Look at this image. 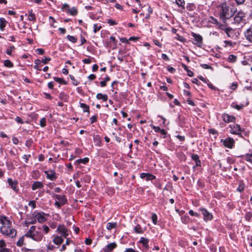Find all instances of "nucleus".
Wrapping results in <instances>:
<instances>
[{
    "instance_id": "2eb2a0df",
    "label": "nucleus",
    "mask_w": 252,
    "mask_h": 252,
    "mask_svg": "<svg viewBox=\"0 0 252 252\" xmlns=\"http://www.w3.org/2000/svg\"><path fill=\"white\" fill-rule=\"evenodd\" d=\"M7 182L10 186L11 188L12 189L15 191H17L18 189L17 188V181H13L11 179L8 178L7 180Z\"/></svg>"
},
{
    "instance_id": "f8f14e48",
    "label": "nucleus",
    "mask_w": 252,
    "mask_h": 252,
    "mask_svg": "<svg viewBox=\"0 0 252 252\" xmlns=\"http://www.w3.org/2000/svg\"><path fill=\"white\" fill-rule=\"evenodd\" d=\"M246 39L250 43H252V27L249 28L244 32Z\"/></svg>"
},
{
    "instance_id": "37998d69",
    "label": "nucleus",
    "mask_w": 252,
    "mask_h": 252,
    "mask_svg": "<svg viewBox=\"0 0 252 252\" xmlns=\"http://www.w3.org/2000/svg\"><path fill=\"white\" fill-rule=\"evenodd\" d=\"M189 214L190 215L192 216H195L197 217H200V215L198 213L196 212H194L192 210H189Z\"/></svg>"
},
{
    "instance_id": "7c9ffc66",
    "label": "nucleus",
    "mask_w": 252,
    "mask_h": 252,
    "mask_svg": "<svg viewBox=\"0 0 252 252\" xmlns=\"http://www.w3.org/2000/svg\"><path fill=\"white\" fill-rule=\"evenodd\" d=\"M67 39L72 43H76L77 41V38L76 37L70 35L67 36Z\"/></svg>"
},
{
    "instance_id": "79ce46f5",
    "label": "nucleus",
    "mask_w": 252,
    "mask_h": 252,
    "mask_svg": "<svg viewBox=\"0 0 252 252\" xmlns=\"http://www.w3.org/2000/svg\"><path fill=\"white\" fill-rule=\"evenodd\" d=\"M157 216L156 214H153L152 216V220L154 224H156L157 222Z\"/></svg>"
},
{
    "instance_id": "6e6552de",
    "label": "nucleus",
    "mask_w": 252,
    "mask_h": 252,
    "mask_svg": "<svg viewBox=\"0 0 252 252\" xmlns=\"http://www.w3.org/2000/svg\"><path fill=\"white\" fill-rule=\"evenodd\" d=\"M33 215H34L36 220L39 223H43L47 220V219L45 218V216H47V215L45 214L43 212L33 214Z\"/></svg>"
},
{
    "instance_id": "473e14b6",
    "label": "nucleus",
    "mask_w": 252,
    "mask_h": 252,
    "mask_svg": "<svg viewBox=\"0 0 252 252\" xmlns=\"http://www.w3.org/2000/svg\"><path fill=\"white\" fill-rule=\"evenodd\" d=\"M54 79L55 81L62 84H66V82L62 78L55 77Z\"/></svg>"
},
{
    "instance_id": "393cba45",
    "label": "nucleus",
    "mask_w": 252,
    "mask_h": 252,
    "mask_svg": "<svg viewBox=\"0 0 252 252\" xmlns=\"http://www.w3.org/2000/svg\"><path fill=\"white\" fill-rule=\"evenodd\" d=\"M244 159L252 164V154H246L244 156Z\"/></svg>"
},
{
    "instance_id": "412c9836",
    "label": "nucleus",
    "mask_w": 252,
    "mask_h": 252,
    "mask_svg": "<svg viewBox=\"0 0 252 252\" xmlns=\"http://www.w3.org/2000/svg\"><path fill=\"white\" fill-rule=\"evenodd\" d=\"M245 13L242 10H240L236 15L235 19L236 20H237V19L238 18H239L240 20H241L243 18L245 17Z\"/></svg>"
},
{
    "instance_id": "a18cd8bd",
    "label": "nucleus",
    "mask_w": 252,
    "mask_h": 252,
    "mask_svg": "<svg viewBox=\"0 0 252 252\" xmlns=\"http://www.w3.org/2000/svg\"><path fill=\"white\" fill-rule=\"evenodd\" d=\"M42 228H43V232L45 233V234H47L49 232V230H50V229L49 228V227L47 225H43L42 226Z\"/></svg>"
},
{
    "instance_id": "603ef678",
    "label": "nucleus",
    "mask_w": 252,
    "mask_h": 252,
    "mask_svg": "<svg viewBox=\"0 0 252 252\" xmlns=\"http://www.w3.org/2000/svg\"><path fill=\"white\" fill-rule=\"evenodd\" d=\"M107 23L111 26L116 25L117 24V23L115 21L111 19H108Z\"/></svg>"
},
{
    "instance_id": "69168bd1",
    "label": "nucleus",
    "mask_w": 252,
    "mask_h": 252,
    "mask_svg": "<svg viewBox=\"0 0 252 252\" xmlns=\"http://www.w3.org/2000/svg\"><path fill=\"white\" fill-rule=\"evenodd\" d=\"M120 41L122 43H128V40L126 37H123L120 38Z\"/></svg>"
},
{
    "instance_id": "0e129e2a",
    "label": "nucleus",
    "mask_w": 252,
    "mask_h": 252,
    "mask_svg": "<svg viewBox=\"0 0 252 252\" xmlns=\"http://www.w3.org/2000/svg\"><path fill=\"white\" fill-rule=\"evenodd\" d=\"M237 84L236 83H233L230 86V89L231 90H234L237 88Z\"/></svg>"
},
{
    "instance_id": "8fccbe9b",
    "label": "nucleus",
    "mask_w": 252,
    "mask_h": 252,
    "mask_svg": "<svg viewBox=\"0 0 252 252\" xmlns=\"http://www.w3.org/2000/svg\"><path fill=\"white\" fill-rule=\"evenodd\" d=\"M151 127H152V128L153 129L155 130V131L156 132H159V131H160V128L158 126H154V125H151Z\"/></svg>"
},
{
    "instance_id": "4be33fe9",
    "label": "nucleus",
    "mask_w": 252,
    "mask_h": 252,
    "mask_svg": "<svg viewBox=\"0 0 252 252\" xmlns=\"http://www.w3.org/2000/svg\"><path fill=\"white\" fill-rule=\"evenodd\" d=\"M6 25V21L3 18H0V29L1 31L4 30V27Z\"/></svg>"
},
{
    "instance_id": "774afa93",
    "label": "nucleus",
    "mask_w": 252,
    "mask_h": 252,
    "mask_svg": "<svg viewBox=\"0 0 252 252\" xmlns=\"http://www.w3.org/2000/svg\"><path fill=\"white\" fill-rule=\"evenodd\" d=\"M96 78V76L94 74H91L89 76H88V78L90 80L92 81V80H93L94 79H95V78Z\"/></svg>"
},
{
    "instance_id": "5701e85b",
    "label": "nucleus",
    "mask_w": 252,
    "mask_h": 252,
    "mask_svg": "<svg viewBox=\"0 0 252 252\" xmlns=\"http://www.w3.org/2000/svg\"><path fill=\"white\" fill-rule=\"evenodd\" d=\"M28 19L31 21H35L36 20L35 15L32 11H29Z\"/></svg>"
},
{
    "instance_id": "6e6d98bb",
    "label": "nucleus",
    "mask_w": 252,
    "mask_h": 252,
    "mask_svg": "<svg viewBox=\"0 0 252 252\" xmlns=\"http://www.w3.org/2000/svg\"><path fill=\"white\" fill-rule=\"evenodd\" d=\"M201 66L204 69H211L212 67L207 64H201Z\"/></svg>"
},
{
    "instance_id": "58836bf2",
    "label": "nucleus",
    "mask_w": 252,
    "mask_h": 252,
    "mask_svg": "<svg viewBox=\"0 0 252 252\" xmlns=\"http://www.w3.org/2000/svg\"><path fill=\"white\" fill-rule=\"evenodd\" d=\"M191 158L192 160L196 161V162H199L200 163V161L199 159V157L197 155L193 154L191 156Z\"/></svg>"
},
{
    "instance_id": "09e8293b",
    "label": "nucleus",
    "mask_w": 252,
    "mask_h": 252,
    "mask_svg": "<svg viewBox=\"0 0 252 252\" xmlns=\"http://www.w3.org/2000/svg\"><path fill=\"white\" fill-rule=\"evenodd\" d=\"M97 116L94 115L90 118L91 123L93 124L96 121Z\"/></svg>"
},
{
    "instance_id": "c85d7f7f",
    "label": "nucleus",
    "mask_w": 252,
    "mask_h": 252,
    "mask_svg": "<svg viewBox=\"0 0 252 252\" xmlns=\"http://www.w3.org/2000/svg\"><path fill=\"white\" fill-rule=\"evenodd\" d=\"M4 65L6 67L11 68L13 66V64L10 60H6L4 61Z\"/></svg>"
},
{
    "instance_id": "72a5a7b5",
    "label": "nucleus",
    "mask_w": 252,
    "mask_h": 252,
    "mask_svg": "<svg viewBox=\"0 0 252 252\" xmlns=\"http://www.w3.org/2000/svg\"><path fill=\"white\" fill-rule=\"evenodd\" d=\"M66 202V199L64 198H63L62 202H60L58 201H56L55 203V205L58 208H60L62 205L64 204Z\"/></svg>"
},
{
    "instance_id": "f257e3e1",
    "label": "nucleus",
    "mask_w": 252,
    "mask_h": 252,
    "mask_svg": "<svg viewBox=\"0 0 252 252\" xmlns=\"http://www.w3.org/2000/svg\"><path fill=\"white\" fill-rule=\"evenodd\" d=\"M1 226L0 228L1 233L6 236L14 238L17 234L16 230L12 227V222L5 217L0 219Z\"/></svg>"
},
{
    "instance_id": "4d7b16f0",
    "label": "nucleus",
    "mask_w": 252,
    "mask_h": 252,
    "mask_svg": "<svg viewBox=\"0 0 252 252\" xmlns=\"http://www.w3.org/2000/svg\"><path fill=\"white\" fill-rule=\"evenodd\" d=\"M31 157V155H24L23 157V158L25 159L26 163L28 162L29 158Z\"/></svg>"
},
{
    "instance_id": "3c124183",
    "label": "nucleus",
    "mask_w": 252,
    "mask_h": 252,
    "mask_svg": "<svg viewBox=\"0 0 252 252\" xmlns=\"http://www.w3.org/2000/svg\"><path fill=\"white\" fill-rule=\"evenodd\" d=\"M50 60H51V59L50 58L45 57L44 59H43L42 60L41 62L43 63L44 64H46Z\"/></svg>"
},
{
    "instance_id": "6ab92c4d",
    "label": "nucleus",
    "mask_w": 252,
    "mask_h": 252,
    "mask_svg": "<svg viewBox=\"0 0 252 252\" xmlns=\"http://www.w3.org/2000/svg\"><path fill=\"white\" fill-rule=\"evenodd\" d=\"M117 222H108L106 225V228L108 230H110L113 228H115L117 227Z\"/></svg>"
},
{
    "instance_id": "c9c22d12",
    "label": "nucleus",
    "mask_w": 252,
    "mask_h": 252,
    "mask_svg": "<svg viewBox=\"0 0 252 252\" xmlns=\"http://www.w3.org/2000/svg\"><path fill=\"white\" fill-rule=\"evenodd\" d=\"M89 160V159L88 158H84L78 159L77 161L79 163H82L84 164H86L87 162H88Z\"/></svg>"
},
{
    "instance_id": "a19ab883",
    "label": "nucleus",
    "mask_w": 252,
    "mask_h": 252,
    "mask_svg": "<svg viewBox=\"0 0 252 252\" xmlns=\"http://www.w3.org/2000/svg\"><path fill=\"white\" fill-rule=\"evenodd\" d=\"M140 242L143 245H146L148 243L149 240L145 238L141 237L140 240Z\"/></svg>"
},
{
    "instance_id": "c03bdc74",
    "label": "nucleus",
    "mask_w": 252,
    "mask_h": 252,
    "mask_svg": "<svg viewBox=\"0 0 252 252\" xmlns=\"http://www.w3.org/2000/svg\"><path fill=\"white\" fill-rule=\"evenodd\" d=\"M69 77H70V78L72 80V84L75 85V86H77L78 85V82L76 80H75L74 79V77L73 76H72V75H69Z\"/></svg>"
},
{
    "instance_id": "e433bc0d",
    "label": "nucleus",
    "mask_w": 252,
    "mask_h": 252,
    "mask_svg": "<svg viewBox=\"0 0 252 252\" xmlns=\"http://www.w3.org/2000/svg\"><path fill=\"white\" fill-rule=\"evenodd\" d=\"M39 125L42 127L46 126V119L45 118H42L40 119L39 121Z\"/></svg>"
},
{
    "instance_id": "ea45409f",
    "label": "nucleus",
    "mask_w": 252,
    "mask_h": 252,
    "mask_svg": "<svg viewBox=\"0 0 252 252\" xmlns=\"http://www.w3.org/2000/svg\"><path fill=\"white\" fill-rule=\"evenodd\" d=\"M101 26H98L97 24L94 25V32L96 33L97 32L99 31L101 29Z\"/></svg>"
},
{
    "instance_id": "338daca9",
    "label": "nucleus",
    "mask_w": 252,
    "mask_h": 252,
    "mask_svg": "<svg viewBox=\"0 0 252 252\" xmlns=\"http://www.w3.org/2000/svg\"><path fill=\"white\" fill-rule=\"evenodd\" d=\"M36 51L39 55H42L44 53V50L41 48H38L37 49H36Z\"/></svg>"
},
{
    "instance_id": "13d9d810",
    "label": "nucleus",
    "mask_w": 252,
    "mask_h": 252,
    "mask_svg": "<svg viewBox=\"0 0 252 252\" xmlns=\"http://www.w3.org/2000/svg\"><path fill=\"white\" fill-rule=\"evenodd\" d=\"M82 62L85 64H89L91 63V60L89 58L85 59L82 60Z\"/></svg>"
},
{
    "instance_id": "ddd939ff",
    "label": "nucleus",
    "mask_w": 252,
    "mask_h": 252,
    "mask_svg": "<svg viewBox=\"0 0 252 252\" xmlns=\"http://www.w3.org/2000/svg\"><path fill=\"white\" fill-rule=\"evenodd\" d=\"M140 177L142 179H145L147 181H151L156 179L155 176L148 173H142L140 174Z\"/></svg>"
},
{
    "instance_id": "052dcab7",
    "label": "nucleus",
    "mask_w": 252,
    "mask_h": 252,
    "mask_svg": "<svg viewBox=\"0 0 252 252\" xmlns=\"http://www.w3.org/2000/svg\"><path fill=\"white\" fill-rule=\"evenodd\" d=\"M29 205L30 206H32V208H35L36 207V204H35V203L34 201H31L29 203Z\"/></svg>"
},
{
    "instance_id": "a211bd4d",
    "label": "nucleus",
    "mask_w": 252,
    "mask_h": 252,
    "mask_svg": "<svg viewBox=\"0 0 252 252\" xmlns=\"http://www.w3.org/2000/svg\"><path fill=\"white\" fill-rule=\"evenodd\" d=\"M96 97L97 99H102L103 101H106L108 99V95L101 93L97 94L96 95Z\"/></svg>"
},
{
    "instance_id": "49530a36",
    "label": "nucleus",
    "mask_w": 252,
    "mask_h": 252,
    "mask_svg": "<svg viewBox=\"0 0 252 252\" xmlns=\"http://www.w3.org/2000/svg\"><path fill=\"white\" fill-rule=\"evenodd\" d=\"M175 38L183 42L185 41V39L183 36H181L178 34H177V36L175 37Z\"/></svg>"
},
{
    "instance_id": "9b49d317",
    "label": "nucleus",
    "mask_w": 252,
    "mask_h": 252,
    "mask_svg": "<svg viewBox=\"0 0 252 252\" xmlns=\"http://www.w3.org/2000/svg\"><path fill=\"white\" fill-rule=\"evenodd\" d=\"M191 35L194 37V41L193 42V43L196 45H200L202 43V38L201 36L194 32H192Z\"/></svg>"
},
{
    "instance_id": "1a4fd4ad",
    "label": "nucleus",
    "mask_w": 252,
    "mask_h": 252,
    "mask_svg": "<svg viewBox=\"0 0 252 252\" xmlns=\"http://www.w3.org/2000/svg\"><path fill=\"white\" fill-rule=\"evenodd\" d=\"M44 173L46 175V178L51 181H55L57 178L56 173L53 170L45 171Z\"/></svg>"
},
{
    "instance_id": "bb28decb",
    "label": "nucleus",
    "mask_w": 252,
    "mask_h": 252,
    "mask_svg": "<svg viewBox=\"0 0 252 252\" xmlns=\"http://www.w3.org/2000/svg\"><path fill=\"white\" fill-rule=\"evenodd\" d=\"M26 237L25 235L19 238L18 241L17 242V246L18 247H21L24 245V237Z\"/></svg>"
},
{
    "instance_id": "20e7f679",
    "label": "nucleus",
    "mask_w": 252,
    "mask_h": 252,
    "mask_svg": "<svg viewBox=\"0 0 252 252\" xmlns=\"http://www.w3.org/2000/svg\"><path fill=\"white\" fill-rule=\"evenodd\" d=\"M229 132L233 134L237 135L241 137H243L242 132L244 130L241 128L240 126L238 124H232L229 125Z\"/></svg>"
},
{
    "instance_id": "f03ea898",
    "label": "nucleus",
    "mask_w": 252,
    "mask_h": 252,
    "mask_svg": "<svg viewBox=\"0 0 252 252\" xmlns=\"http://www.w3.org/2000/svg\"><path fill=\"white\" fill-rule=\"evenodd\" d=\"M25 236L37 242L41 241L43 238V235L42 233L36 230V227L34 225L30 227L29 231L25 234Z\"/></svg>"
},
{
    "instance_id": "b1692460",
    "label": "nucleus",
    "mask_w": 252,
    "mask_h": 252,
    "mask_svg": "<svg viewBox=\"0 0 252 252\" xmlns=\"http://www.w3.org/2000/svg\"><path fill=\"white\" fill-rule=\"evenodd\" d=\"M182 66L184 68V69L187 71V74L189 76V77H192L193 76V72L190 70H189V69H188V66L184 64H182Z\"/></svg>"
},
{
    "instance_id": "bf43d9fd",
    "label": "nucleus",
    "mask_w": 252,
    "mask_h": 252,
    "mask_svg": "<svg viewBox=\"0 0 252 252\" xmlns=\"http://www.w3.org/2000/svg\"><path fill=\"white\" fill-rule=\"evenodd\" d=\"M12 142L15 145H17L19 143V140L17 138L13 137L12 138Z\"/></svg>"
},
{
    "instance_id": "aec40b11",
    "label": "nucleus",
    "mask_w": 252,
    "mask_h": 252,
    "mask_svg": "<svg viewBox=\"0 0 252 252\" xmlns=\"http://www.w3.org/2000/svg\"><path fill=\"white\" fill-rule=\"evenodd\" d=\"M175 3L179 7L185 9V1L184 0H175Z\"/></svg>"
},
{
    "instance_id": "f3484780",
    "label": "nucleus",
    "mask_w": 252,
    "mask_h": 252,
    "mask_svg": "<svg viewBox=\"0 0 252 252\" xmlns=\"http://www.w3.org/2000/svg\"><path fill=\"white\" fill-rule=\"evenodd\" d=\"M43 187V184L41 182L36 181L33 183L32 185V189L35 190L38 189H41Z\"/></svg>"
},
{
    "instance_id": "7ed1b4c3",
    "label": "nucleus",
    "mask_w": 252,
    "mask_h": 252,
    "mask_svg": "<svg viewBox=\"0 0 252 252\" xmlns=\"http://www.w3.org/2000/svg\"><path fill=\"white\" fill-rule=\"evenodd\" d=\"M219 7L220 8V16L223 20L228 19L232 16V14L229 13V7L226 2H224L220 4Z\"/></svg>"
},
{
    "instance_id": "e2e57ef3",
    "label": "nucleus",
    "mask_w": 252,
    "mask_h": 252,
    "mask_svg": "<svg viewBox=\"0 0 252 252\" xmlns=\"http://www.w3.org/2000/svg\"><path fill=\"white\" fill-rule=\"evenodd\" d=\"M17 123H20V124H23L24 121L20 117H17L15 119Z\"/></svg>"
},
{
    "instance_id": "4468645a",
    "label": "nucleus",
    "mask_w": 252,
    "mask_h": 252,
    "mask_svg": "<svg viewBox=\"0 0 252 252\" xmlns=\"http://www.w3.org/2000/svg\"><path fill=\"white\" fill-rule=\"evenodd\" d=\"M117 245L116 243L113 242L107 245L104 249V252H111L112 251L116 248Z\"/></svg>"
},
{
    "instance_id": "864d4df0",
    "label": "nucleus",
    "mask_w": 252,
    "mask_h": 252,
    "mask_svg": "<svg viewBox=\"0 0 252 252\" xmlns=\"http://www.w3.org/2000/svg\"><path fill=\"white\" fill-rule=\"evenodd\" d=\"M36 219L34 217V215H33V218H31L30 220L28 223H30V224H34V223H35L36 222Z\"/></svg>"
},
{
    "instance_id": "cd10ccee",
    "label": "nucleus",
    "mask_w": 252,
    "mask_h": 252,
    "mask_svg": "<svg viewBox=\"0 0 252 252\" xmlns=\"http://www.w3.org/2000/svg\"><path fill=\"white\" fill-rule=\"evenodd\" d=\"M237 60V57L234 55H230L228 56L227 61L231 63H235Z\"/></svg>"
},
{
    "instance_id": "dca6fc26",
    "label": "nucleus",
    "mask_w": 252,
    "mask_h": 252,
    "mask_svg": "<svg viewBox=\"0 0 252 252\" xmlns=\"http://www.w3.org/2000/svg\"><path fill=\"white\" fill-rule=\"evenodd\" d=\"M53 242L57 245H60L63 242V239L62 236L53 235Z\"/></svg>"
},
{
    "instance_id": "5fc2aeb1",
    "label": "nucleus",
    "mask_w": 252,
    "mask_h": 252,
    "mask_svg": "<svg viewBox=\"0 0 252 252\" xmlns=\"http://www.w3.org/2000/svg\"><path fill=\"white\" fill-rule=\"evenodd\" d=\"M246 0H235L237 5H242L244 3Z\"/></svg>"
},
{
    "instance_id": "680f3d73",
    "label": "nucleus",
    "mask_w": 252,
    "mask_h": 252,
    "mask_svg": "<svg viewBox=\"0 0 252 252\" xmlns=\"http://www.w3.org/2000/svg\"><path fill=\"white\" fill-rule=\"evenodd\" d=\"M176 137L181 141H184L185 140V136H184L177 135L176 136Z\"/></svg>"
},
{
    "instance_id": "c756f323",
    "label": "nucleus",
    "mask_w": 252,
    "mask_h": 252,
    "mask_svg": "<svg viewBox=\"0 0 252 252\" xmlns=\"http://www.w3.org/2000/svg\"><path fill=\"white\" fill-rule=\"evenodd\" d=\"M80 107L83 109L84 112H89V106L86 105L85 103H81Z\"/></svg>"
},
{
    "instance_id": "2f4dec72",
    "label": "nucleus",
    "mask_w": 252,
    "mask_h": 252,
    "mask_svg": "<svg viewBox=\"0 0 252 252\" xmlns=\"http://www.w3.org/2000/svg\"><path fill=\"white\" fill-rule=\"evenodd\" d=\"M68 96L64 93H62L60 94V99L64 101H67L68 100Z\"/></svg>"
},
{
    "instance_id": "0eeeda50",
    "label": "nucleus",
    "mask_w": 252,
    "mask_h": 252,
    "mask_svg": "<svg viewBox=\"0 0 252 252\" xmlns=\"http://www.w3.org/2000/svg\"><path fill=\"white\" fill-rule=\"evenodd\" d=\"M199 210L201 212L205 221L210 220L213 219L212 214L209 212L206 209L200 208L199 209Z\"/></svg>"
},
{
    "instance_id": "a878e982",
    "label": "nucleus",
    "mask_w": 252,
    "mask_h": 252,
    "mask_svg": "<svg viewBox=\"0 0 252 252\" xmlns=\"http://www.w3.org/2000/svg\"><path fill=\"white\" fill-rule=\"evenodd\" d=\"M67 12H68L71 15H76L77 14V10L75 7H72L71 9L68 8L67 10Z\"/></svg>"
},
{
    "instance_id": "423d86ee",
    "label": "nucleus",
    "mask_w": 252,
    "mask_h": 252,
    "mask_svg": "<svg viewBox=\"0 0 252 252\" xmlns=\"http://www.w3.org/2000/svg\"><path fill=\"white\" fill-rule=\"evenodd\" d=\"M56 231L60 234L62 237L64 238H66L69 235V231L64 225H59L57 228Z\"/></svg>"
},
{
    "instance_id": "9d476101",
    "label": "nucleus",
    "mask_w": 252,
    "mask_h": 252,
    "mask_svg": "<svg viewBox=\"0 0 252 252\" xmlns=\"http://www.w3.org/2000/svg\"><path fill=\"white\" fill-rule=\"evenodd\" d=\"M222 117L223 121L225 123L234 122L236 120L234 116L229 115L227 114H223Z\"/></svg>"
},
{
    "instance_id": "de8ad7c7",
    "label": "nucleus",
    "mask_w": 252,
    "mask_h": 252,
    "mask_svg": "<svg viewBox=\"0 0 252 252\" xmlns=\"http://www.w3.org/2000/svg\"><path fill=\"white\" fill-rule=\"evenodd\" d=\"M83 180L84 182L86 183H89L90 182L91 178L88 175H86L83 178Z\"/></svg>"
},
{
    "instance_id": "f704fd0d",
    "label": "nucleus",
    "mask_w": 252,
    "mask_h": 252,
    "mask_svg": "<svg viewBox=\"0 0 252 252\" xmlns=\"http://www.w3.org/2000/svg\"><path fill=\"white\" fill-rule=\"evenodd\" d=\"M134 230L136 233H143V230L140 225H137L135 228Z\"/></svg>"
},
{
    "instance_id": "4c0bfd02",
    "label": "nucleus",
    "mask_w": 252,
    "mask_h": 252,
    "mask_svg": "<svg viewBox=\"0 0 252 252\" xmlns=\"http://www.w3.org/2000/svg\"><path fill=\"white\" fill-rule=\"evenodd\" d=\"M252 218V213L251 212H248L246 213L245 215V219L247 220L250 221Z\"/></svg>"
},
{
    "instance_id": "39448f33",
    "label": "nucleus",
    "mask_w": 252,
    "mask_h": 252,
    "mask_svg": "<svg viewBox=\"0 0 252 252\" xmlns=\"http://www.w3.org/2000/svg\"><path fill=\"white\" fill-rule=\"evenodd\" d=\"M220 142L222 143L225 147H227L229 149H232L235 144L234 140L230 137H227L225 139H221Z\"/></svg>"
}]
</instances>
